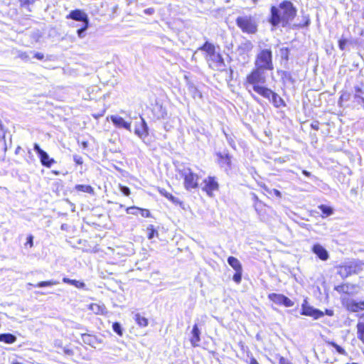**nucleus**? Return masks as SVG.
I'll return each instance as SVG.
<instances>
[{
	"instance_id": "obj_18",
	"label": "nucleus",
	"mask_w": 364,
	"mask_h": 364,
	"mask_svg": "<svg viewBox=\"0 0 364 364\" xmlns=\"http://www.w3.org/2000/svg\"><path fill=\"white\" fill-rule=\"evenodd\" d=\"M82 340L84 343L89 345L93 348H96L98 344H101L102 343V341L97 337L87 334V333H82Z\"/></svg>"
},
{
	"instance_id": "obj_53",
	"label": "nucleus",
	"mask_w": 364,
	"mask_h": 364,
	"mask_svg": "<svg viewBox=\"0 0 364 364\" xmlns=\"http://www.w3.org/2000/svg\"><path fill=\"white\" fill-rule=\"evenodd\" d=\"M19 57L23 59V60H28L29 58H28V55L26 53H21L20 55H19Z\"/></svg>"
},
{
	"instance_id": "obj_7",
	"label": "nucleus",
	"mask_w": 364,
	"mask_h": 364,
	"mask_svg": "<svg viewBox=\"0 0 364 364\" xmlns=\"http://www.w3.org/2000/svg\"><path fill=\"white\" fill-rule=\"evenodd\" d=\"M360 270V265L350 262L338 267V274L343 278H346L352 274H357Z\"/></svg>"
},
{
	"instance_id": "obj_26",
	"label": "nucleus",
	"mask_w": 364,
	"mask_h": 364,
	"mask_svg": "<svg viewBox=\"0 0 364 364\" xmlns=\"http://www.w3.org/2000/svg\"><path fill=\"white\" fill-rule=\"evenodd\" d=\"M355 94H354V100L356 103L360 105L361 102L364 104V91L360 86L354 87Z\"/></svg>"
},
{
	"instance_id": "obj_60",
	"label": "nucleus",
	"mask_w": 364,
	"mask_h": 364,
	"mask_svg": "<svg viewBox=\"0 0 364 364\" xmlns=\"http://www.w3.org/2000/svg\"><path fill=\"white\" fill-rule=\"evenodd\" d=\"M251 96L252 97V98L256 100L257 102H259V98L255 96L254 94L251 93Z\"/></svg>"
},
{
	"instance_id": "obj_17",
	"label": "nucleus",
	"mask_w": 364,
	"mask_h": 364,
	"mask_svg": "<svg viewBox=\"0 0 364 364\" xmlns=\"http://www.w3.org/2000/svg\"><path fill=\"white\" fill-rule=\"evenodd\" d=\"M311 251L323 261L327 260L329 257L328 251L320 244L314 245Z\"/></svg>"
},
{
	"instance_id": "obj_51",
	"label": "nucleus",
	"mask_w": 364,
	"mask_h": 364,
	"mask_svg": "<svg viewBox=\"0 0 364 364\" xmlns=\"http://www.w3.org/2000/svg\"><path fill=\"white\" fill-rule=\"evenodd\" d=\"M279 364H291L287 359L284 357H280Z\"/></svg>"
},
{
	"instance_id": "obj_31",
	"label": "nucleus",
	"mask_w": 364,
	"mask_h": 364,
	"mask_svg": "<svg viewBox=\"0 0 364 364\" xmlns=\"http://www.w3.org/2000/svg\"><path fill=\"white\" fill-rule=\"evenodd\" d=\"M75 189L77 191L87 193L91 195L95 194L93 188L90 185L78 184L75 186Z\"/></svg>"
},
{
	"instance_id": "obj_4",
	"label": "nucleus",
	"mask_w": 364,
	"mask_h": 364,
	"mask_svg": "<svg viewBox=\"0 0 364 364\" xmlns=\"http://www.w3.org/2000/svg\"><path fill=\"white\" fill-rule=\"evenodd\" d=\"M67 18L82 21L83 23V26L77 31L78 37L83 38L85 36V31L89 26V18L87 15L84 11L80 9H76L71 11L67 16Z\"/></svg>"
},
{
	"instance_id": "obj_20",
	"label": "nucleus",
	"mask_w": 364,
	"mask_h": 364,
	"mask_svg": "<svg viewBox=\"0 0 364 364\" xmlns=\"http://www.w3.org/2000/svg\"><path fill=\"white\" fill-rule=\"evenodd\" d=\"M357 287L350 284H343L335 287V290L339 293L353 294L356 292Z\"/></svg>"
},
{
	"instance_id": "obj_54",
	"label": "nucleus",
	"mask_w": 364,
	"mask_h": 364,
	"mask_svg": "<svg viewBox=\"0 0 364 364\" xmlns=\"http://www.w3.org/2000/svg\"><path fill=\"white\" fill-rule=\"evenodd\" d=\"M324 314H326L329 316H332L333 315V311L331 309H326Z\"/></svg>"
},
{
	"instance_id": "obj_50",
	"label": "nucleus",
	"mask_w": 364,
	"mask_h": 364,
	"mask_svg": "<svg viewBox=\"0 0 364 364\" xmlns=\"http://www.w3.org/2000/svg\"><path fill=\"white\" fill-rule=\"evenodd\" d=\"M155 12L153 8H148L144 10V13L146 15H152Z\"/></svg>"
},
{
	"instance_id": "obj_34",
	"label": "nucleus",
	"mask_w": 364,
	"mask_h": 364,
	"mask_svg": "<svg viewBox=\"0 0 364 364\" xmlns=\"http://www.w3.org/2000/svg\"><path fill=\"white\" fill-rule=\"evenodd\" d=\"M357 336L364 343V322L359 321L358 323Z\"/></svg>"
},
{
	"instance_id": "obj_33",
	"label": "nucleus",
	"mask_w": 364,
	"mask_h": 364,
	"mask_svg": "<svg viewBox=\"0 0 364 364\" xmlns=\"http://www.w3.org/2000/svg\"><path fill=\"white\" fill-rule=\"evenodd\" d=\"M134 320L136 322V323L141 327H146L148 326V319L141 316L139 314H135Z\"/></svg>"
},
{
	"instance_id": "obj_55",
	"label": "nucleus",
	"mask_w": 364,
	"mask_h": 364,
	"mask_svg": "<svg viewBox=\"0 0 364 364\" xmlns=\"http://www.w3.org/2000/svg\"><path fill=\"white\" fill-rule=\"evenodd\" d=\"M249 364H259L257 360L254 358L251 357L250 358Z\"/></svg>"
},
{
	"instance_id": "obj_10",
	"label": "nucleus",
	"mask_w": 364,
	"mask_h": 364,
	"mask_svg": "<svg viewBox=\"0 0 364 364\" xmlns=\"http://www.w3.org/2000/svg\"><path fill=\"white\" fill-rule=\"evenodd\" d=\"M301 314L304 316L313 317L314 319H318L324 316L323 311L309 305L306 299H304L301 304Z\"/></svg>"
},
{
	"instance_id": "obj_48",
	"label": "nucleus",
	"mask_w": 364,
	"mask_h": 364,
	"mask_svg": "<svg viewBox=\"0 0 364 364\" xmlns=\"http://www.w3.org/2000/svg\"><path fill=\"white\" fill-rule=\"evenodd\" d=\"M21 6L29 5L30 4H33L34 0H18Z\"/></svg>"
},
{
	"instance_id": "obj_41",
	"label": "nucleus",
	"mask_w": 364,
	"mask_h": 364,
	"mask_svg": "<svg viewBox=\"0 0 364 364\" xmlns=\"http://www.w3.org/2000/svg\"><path fill=\"white\" fill-rule=\"evenodd\" d=\"M348 43V40L345 38H341L338 41V47L341 50H344L346 48V46Z\"/></svg>"
},
{
	"instance_id": "obj_30",
	"label": "nucleus",
	"mask_w": 364,
	"mask_h": 364,
	"mask_svg": "<svg viewBox=\"0 0 364 364\" xmlns=\"http://www.w3.org/2000/svg\"><path fill=\"white\" fill-rule=\"evenodd\" d=\"M318 208L321 211L322 213V218L328 217L333 213V209L331 206L326 205H320L318 206Z\"/></svg>"
},
{
	"instance_id": "obj_63",
	"label": "nucleus",
	"mask_w": 364,
	"mask_h": 364,
	"mask_svg": "<svg viewBox=\"0 0 364 364\" xmlns=\"http://www.w3.org/2000/svg\"><path fill=\"white\" fill-rule=\"evenodd\" d=\"M254 4H257V0H252Z\"/></svg>"
},
{
	"instance_id": "obj_58",
	"label": "nucleus",
	"mask_w": 364,
	"mask_h": 364,
	"mask_svg": "<svg viewBox=\"0 0 364 364\" xmlns=\"http://www.w3.org/2000/svg\"><path fill=\"white\" fill-rule=\"evenodd\" d=\"M302 173L307 177H310L311 176V173L306 170H303Z\"/></svg>"
},
{
	"instance_id": "obj_39",
	"label": "nucleus",
	"mask_w": 364,
	"mask_h": 364,
	"mask_svg": "<svg viewBox=\"0 0 364 364\" xmlns=\"http://www.w3.org/2000/svg\"><path fill=\"white\" fill-rule=\"evenodd\" d=\"M242 271L235 272V274L232 277V279L237 284H240L242 280Z\"/></svg>"
},
{
	"instance_id": "obj_52",
	"label": "nucleus",
	"mask_w": 364,
	"mask_h": 364,
	"mask_svg": "<svg viewBox=\"0 0 364 364\" xmlns=\"http://www.w3.org/2000/svg\"><path fill=\"white\" fill-rule=\"evenodd\" d=\"M34 57L38 60H43L44 58V55L41 53H36Z\"/></svg>"
},
{
	"instance_id": "obj_37",
	"label": "nucleus",
	"mask_w": 364,
	"mask_h": 364,
	"mask_svg": "<svg viewBox=\"0 0 364 364\" xmlns=\"http://www.w3.org/2000/svg\"><path fill=\"white\" fill-rule=\"evenodd\" d=\"M328 344L333 346L336 351L341 355H346V350L340 346H338L337 343H336L333 341L328 342Z\"/></svg>"
},
{
	"instance_id": "obj_59",
	"label": "nucleus",
	"mask_w": 364,
	"mask_h": 364,
	"mask_svg": "<svg viewBox=\"0 0 364 364\" xmlns=\"http://www.w3.org/2000/svg\"><path fill=\"white\" fill-rule=\"evenodd\" d=\"M21 150V148L20 146H18L15 150V154H18L20 151Z\"/></svg>"
},
{
	"instance_id": "obj_1",
	"label": "nucleus",
	"mask_w": 364,
	"mask_h": 364,
	"mask_svg": "<svg viewBox=\"0 0 364 364\" xmlns=\"http://www.w3.org/2000/svg\"><path fill=\"white\" fill-rule=\"evenodd\" d=\"M270 13L269 22L273 27H277L279 25L287 27L296 16L297 9L292 2L284 0L277 6H272Z\"/></svg>"
},
{
	"instance_id": "obj_47",
	"label": "nucleus",
	"mask_w": 364,
	"mask_h": 364,
	"mask_svg": "<svg viewBox=\"0 0 364 364\" xmlns=\"http://www.w3.org/2000/svg\"><path fill=\"white\" fill-rule=\"evenodd\" d=\"M27 245H29L30 247H33V236L32 235H30L27 237Z\"/></svg>"
},
{
	"instance_id": "obj_62",
	"label": "nucleus",
	"mask_w": 364,
	"mask_h": 364,
	"mask_svg": "<svg viewBox=\"0 0 364 364\" xmlns=\"http://www.w3.org/2000/svg\"><path fill=\"white\" fill-rule=\"evenodd\" d=\"M82 146L84 148H86L87 146V142H86V141L82 142Z\"/></svg>"
},
{
	"instance_id": "obj_49",
	"label": "nucleus",
	"mask_w": 364,
	"mask_h": 364,
	"mask_svg": "<svg viewBox=\"0 0 364 364\" xmlns=\"http://www.w3.org/2000/svg\"><path fill=\"white\" fill-rule=\"evenodd\" d=\"M311 127L314 130L319 129V122L318 121H315L311 124Z\"/></svg>"
},
{
	"instance_id": "obj_38",
	"label": "nucleus",
	"mask_w": 364,
	"mask_h": 364,
	"mask_svg": "<svg viewBox=\"0 0 364 364\" xmlns=\"http://www.w3.org/2000/svg\"><path fill=\"white\" fill-rule=\"evenodd\" d=\"M148 231V239L151 240L155 235H158L157 231L154 228V226L152 225H150L147 228Z\"/></svg>"
},
{
	"instance_id": "obj_45",
	"label": "nucleus",
	"mask_w": 364,
	"mask_h": 364,
	"mask_svg": "<svg viewBox=\"0 0 364 364\" xmlns=\"http://www.w3.org/2000/svg\"><path fill=\"white\" fill-rule=\"evenodd\" d=\"M73 160L77 164H82L83 163L82 158L79 155H74Z\"/></svg>"
},
{
	"instance_id": "obj_44",
	"label": "nucleus",
	"mask_w": 364,
	"mask_h": 364,
	"mask_svg": "<svg viewBox=\"0 0 364 364\" xmlns=\"http://www.w3.org/2000/svg\"><path fill=\"white\" fill-rule=\"evenodd\" d=\"M120 191L126 196H128L130 194V189L127 186H120Z\"/></svg>"
},
{
	"instance_id": "obj_21",
	"label": "nucleus",
	"mask_w": 364,
	"mask_h": 364,
	"mask_svg": "<svg viewBox=\"0 0 364 364\" xmlns=\"http://www.w3.org/2000/svg\"><path fill=\"white\" fill-rule=\"evenodd\" d=\"M198 50L205 52L206 55L205 58L206 61L208 60V58H210L212 55L216 53L215 46L208 41H206L201 47L198 48Z\"/></svg>"
},
{
	"instance_id": "obj_42",
	"label": "nucleus",
	"mask_w": 364,
	"mask_h": 364,
	"mask_svg": "<svg viewBox=\"0 0 364 364\" xmlns=\"http://www.w3.org/2000/svg\"><path fill=\"white\" fill-rule=\"evenodd\" d=\"M223 132L225 135L226 139H227L229 145L230 146H232L233 149H235V143L234 139L230 136H229L228 134H226L224 131H223Z\"/></svg>"
},
{
	"instance_id": "obj_6",
	"label": "nucleus",
	"mask_w": 364,
	"mask_h": 364,
	"mask_svg": "<svg viewBox=\"0 0 364 364\" xmlns=\"http://www.w3.org/2000/svg\"><path fill=\"white\" fill-rule=\"evenodd\" d=\"M266 82V77L264 74V70L255 68L247 76L245 85L246 87L248 85L252 86V90L255 91V86H260L259 84H264Z\"/></svg>"
},
{
	"instance_id": "obj_64",
	"label": "nucleus",
	"mask_w": 364,
	"mask_h": 364,
	"mask_svg": "<svg viewBox=\"0 0 364 364\" xmlns=\"http://www.w3.org/2000/svg\"><path fill=\"white\" fill-rule=\"evenodd\" d=\"M13 364H22V363H18V362H16V363H14Z\"/></svg>"
},
{
	"instance_id": "obj_22",
	"label": "nucleus",
	"mask_w": 364,
	"mask_h": 364,
	"mask_svg": "<svg viewBox=\"0 0 364 364\" xmlns=\"http://www.w3.org/2000/svg\"><path fill=\"white\" fill-rule=\"evenodd\" d=\"M255 92L269 100H271L272 95L274 93V91L264 86H255Z\"/></svg>"
},
{
	"instance_id": "obj_25",
	"label": "nucleus",
	"mask_w": 364,
	"mask_h": 364,
	"mask_svg": "<svg viewBox=\"0 0 364 364\" xmlns=\"http://www.w3.org/2000/svg\"><path fill=\"white\" fill-rule=\"evenodd\" d=\"M219 162L221 166L226 165L230 167L231 164V156L227 152L218 153Z\"/></svg>"
},
{
	"instance_id": "obj_14",
	"label": "nucleus",
	"mask_w": 364,
	"mask_h": 364,
	"mask_svg": "<svg viewBox=\"0 0 364 364\" xmlns=\"http://www.w3.org/2000/svg\"><path fill=\"white\" fill-rule=\"evenodd\" d=\"M134 133L143 141L149 135V127L144 118L141 117V122L136 124Z\"/></svg>"
},
{
	"instance_id": "obj_57",
	"label": "nucleus",
	"mask_w": 364,
	"mask_h": 364,
	"mask_svg": "<svg viewBox=\"0 0 364 364\" xmlns=\"http://www.w3.org/2000/svg\"><path fill=\"white\" fill-rule=\"evenodd\" d=\"M273 193L276 196H277L279 198H280L282 196L281 192L277 189H273Z\"/></svg>"
},
{
	"instance_id": "obj_13",
	"label": "nucleus",
	"mask_w": 364,
	"mask_h": 364,
	"mask_svg": "<svg viewBox=\"0 0 364 364\" xmlns=\"http://www.w3.org/2000/svg\"><path fill=\"white\" fill-rule=\"evenodd\" d=\"M209 66L214 69H220L225 66V63L222 55L220 53H215L207 60Z\"/></svg>"
},
{
	"instance_id": "obj_16",
	"label": "nucleus",
	"mask_w": 364,
	"mask_h": 364,
	"mask_svg": "<svg viewBox=\"0 0 364 364\" xmlns=\"http://www.w3.org/2000/svg\"><path fill=\"white\" fill-rule=\"evenodd\" d=\"M110 119L115 127L118 128H124L131 132V122H126L122 117L111 115Z\"/></svg>"
},
{
	"instance_id": "obj_32",
	"label": "nucleus",
	"mask_w": 364,
	"mask_h": 364,
	"mask_svg": "<svg viewBox=\"0 0 364 364\" xmlns=\"http://www.w3.org/2000/svg\"><path fill=\"white\" fill-rule=\"evenodd\" d=\"M63 282L64 283H66V284H70V285H73V286H75V287H77L78 289H83L85 287V284L84 282H80V281H77V280H75V279H70L67 278V277H64L63 279Z\"/></svg>"
},
{
	"instance_id": "obj_8",
	"label": "nucleus",
	"mask_w": 364,
	"mask_h": 364,
	"mask_svg": "<svg viewBox=\"0 0 364 364\" xmlns=\"http://www.w3.org/2000/svg\"><path fill=\"white\" fill-rule=\"evenodd\" d=\"M204 186L202 187V190L206 193L209 197H213V192L218 191L219 183L214 176H208L203 181Z\"/></svg>"
},
{
	"instance_id": "obj_27",
	"label": "nucleus",
	"mask_w": 364,
	"mask_h": 364,
	"mask_svg": "<svg viewBox=\"0 0 364 364\" xmlns=\"http://www.w3.org/2000/svg\"><path fill=\"white\" fill-rule=\"evenodd\" d=\"M154 112L157 119H164L167 116V112L166 108H164L161 105H156L154 107Z\"/></svg>"
},
{
	"instance_id": "obj_19",
	"label": "nucleus",
	"mask_w": 364,
	"mask_h": 364,
	"mask_svg": "<svg viewBox=\"0 0 364 364\" xmlns=\"http://www.w3.org/2000/svg\"><path fill=\"white\" fill-rule=\"evenodd\" d=\"M191 337L190 338V342L193 347L199 346L200 341V331L198 326V324H194L191 331Z\"/></svg>"
},
{
	"instance_id": "obj_3",
	"label": "nucleus",
	"mask_w": 364,
	"mask_h": 364,
	"mask_svg": "<svg viewBox=\"0 0 364 364\" xmlns=\"http://www.w3.org/2000/svg\"><path fill=\"white\" fill-rule=\"evenodd\" d=\"M235 22L243 33L254 34L257 31L256 20L250 15L238 16Z\"/></svg>"
},
{
	"instance_id": "obj_35",
	"label": "nucleus",
	"mask_w": 364,
	"mask_h": 364,
	"mask_svg": "<svg viewBox=\"0 0 364 364\" xmlns=\"http://www.w3.org/2000/svg\"><path fill=\"white\" fill-rule=\"evenodd\" d=\"M59 284L58 281L50 280V281H44L38 282L37 284L34 285L36 287H50L53 285H57Z\"/></svg>"
},
{
	"instance_id": "obj_5",
	"label": "nucleus",
	"mask_w": 364,
	"mask_h": 364,
	"mask_svg": "<svg viewBox=\"0 0 364 364\" xmlns=\"http://www.w3.org/2000/svg\"><path fill=\"white\" fill-rule=\"evenodd\" d=\"M180 173L184 179V187L186 190L190 191L198 188L199 177L190 168L184 167L180 170Z\"/></svg>"
},
{
	"instance_id": "obj_24",
	"label": "nucleus",
	"mask_w": 364,
	"mask_h": 364,
	"mask_svg": "<svg viewBox=\"0 0 364 364\" xmlns=\"http://www.w3.org/2000/svg\"><path fill=\"white\" fill-rule=\"evenodd\" d=\"M276 108L284 107L286 103L284 100L276 92H274L269 100Z\"/></svg>"
},
{
	"instance_id": "obj_61",
	"label": "nucleus",
	"mask_w": 364,
	"mask_h": 364,
	"mask_svg": "<svg viewBox=\"0 0 364 364\" xmlns=\"http://www.w3.org/2000/svg\"><path fill=\"white\" fill-rule=\"evenodd\" d=\"M309 23H310V20H309V19H307V20L306 21V22L304 23V24L302 26H303V27H304V26H309Z\"/></svg>"
},
{
	"instance_id": "obj_15",
	"label": "nucleus",
	"mask_w": 364,
	"mask_h": 364,
	"mask_svg": "<svg viewBox=\"0 0 364 364\" xmlns=\"http://www.w3.org/2000/svg\"><path fill=\"white\" fill-rule=\"evenodd\" d=\"M252 43L249 40L242 42L237 47V52L242 58L245 60V55L248 54L253 48Z\"/></svg>"
},
{
	"instance_id": "obj_9",
	"label": "nucleus",
	"mask_w": 364,
	"mask_h": 364,
	"mask_svg": "<svg viewBox=\"0 0 364 364\" xmlns=\"http://www.w3.org/2000/svg\"><path fill=\"white\" fill-rule=\"evenodd\" d=\"M33 149L38 154L41 163L43 166L50 168L53 164H55L56 161L54 159L50 158L48 153L43 150L38 144H34Z\"/></svg>"
},
{
	"instance_id": "obj_36",
	"label": "nucleus",
	"mask_w": 364,
	"mask_h": 364,
	"mask_svg": "<svg viewBox=\"0 0 364 364\" xmlns=\"http://www.w3.org/2000/svg\"><path fill=\"white\" fill-rule=\"evenodd\" d=\"M112 329L117 335L120 336L123 335V328L119 323L114 322L112 324Z\"/></svg>"
},
{
	"instance_id": "obj_11",
	"label": "nucleus",
	"mask_w": 364,
	"mask_h": 364,
	"mask_svg": "<svg viewBox=\"0 0 364 364\" xmlns=\"http://www.w3.org/2000/svg\"><path fill=\"white\" fill-rule=\"evenodd\" d=\"M343 304L348 311L351 312L364 310V300L357 301L353 299H343Z\"/></svg>"
},
{
	"instance_id": "obj_29",
	"label": "nucleus",
	"mask_w": 364,
	"mask_h": 364,
	"mask_svg": "<svg viewBox=\"0 0 364 364\" xmlns=\"http://www.w3.org/2000/svg\"><path fill=\"white\" fill-rule=\"evenodd\" d=\"M17 338L11 333H1L0 334V341L5 343L11 344L16 342Z\"/></svg>"
},
{
	"instance_id": "obj_56",
	"label": "nucleus",
	"mask_w": 364,
	"mask_h": 364,
	"mask_svg": "<svg viewBox=\"0 0 364 364\" xmlns=\"http://www.w3.org/2000/svg\"><path fill=\"white\" fill-rule=\"evenodd\" d=\"M63 352L66 354V355H72L73 354V350H70V349H68V348H63Z\"/></svg>"
},
{
	"instance_id": "obj_23",
	"label": "nucleus",
	"mask_w": 364,
	"mask_h": 364,
	"mask_svg": "<svg viewBox=\"0 0 364 364\" xmlns=\"http://www.w3.org/2000/svg\"><path fill=\"white\" fill-rule=\"evenodd\" d=\"M158 191L161 196L166 197L173 204L179 205L180 206L183 205V203L178 198L173 196L172 194L168 193L166 189L162 188H158Z\"/></svg>"
},
{
	"instance_id": "obj_12",
	"label": "nucleus",
	"mask_w": 364,
	"mask_h": 364,
	"mask_svg": "<svg viewBox=\"0 0 364 364\" xmlns=\"http://www.w3.org/2000/svg\"><path fill=\"white\" fill-rule=\"evenodd\" d=\"M269 298L274 303L286 307H291L294 304L290 299L283 294L272 293L269 295Z\"/></svg>"
},
{
	"instance_id": "obj_28",
	"label": "nucleus",
	"mask_w": 364,
	"mask_h": 364,
	"mask_svg": "<svg viewBox=\"0 0 364 364\" xmlns=\"http://www.w3.org/2000/svg\"><path fill=\"white\" fill-rule=\"evenodd\" d=\"M228 262L235 272L242 271V267L240 262L235 257L230 256L228 258Z\"/></svg>"
},
{
	"instance_id": "obj_46",
	"label": "nucleus",
	"mask_w": 364,
	"mask_h": 364,
	"mask_svg": "<svg viewBox=\"0 0 364 364\" xmlns=\"http://www.w3.org/2000/svg\"><path fill=\"white\" fill-rule=\"evenodd\" d=\"M90 309L95 311L96 314H98L100 311V306L96 304H92L90 305Z\"/></svg>"
},
{
	"instance_id": "obj_43",
	"label": "nucleus",
	"mask_w": 364,
	"mask_h": 364,
	"mask_svg": "<svg viewBox=\"0 0 364 364\" xmlns=\"http://www.w3.org/2000/svg\"><path fill=\"white\" fill-rule=\"evenodd\" d=\"M139 212L142 217H145V218L151 217L150 211L147 209L139 208Z\"/></svg>"
},
{
	"instance_id": "obj_40",
	"label": "nucleus",
	"mask_w": 364,
	"mask_h": 364,
	"mask_svg": "<svg viewBox=\"0 0 364 364\" xmlns=\"http://www.w3.org/2000/svg\"><path fill=\"white\" fill-rule=\"evenodd\" d=\"M126 211L128 214L136 215L139 212V208L135 206L129 207L126 209Z\"/></svg>"
},
{
	"instance_id": "obj_2",
	"label": "nucleus",
	"mask_w": 364,
	"mask_h": 364,
	"mask_svg": "<svg viewBox=\"0 0 364 364\" xmlns=\"http://www.w3.org/2000/svg\"><path fill=\"white\" fill-rule=\"evenodd\" d=\"M255 67L262 70H272V52L270 49L262 50L256 57Z\"/></svg>"
}]
</instances>
